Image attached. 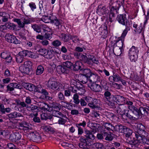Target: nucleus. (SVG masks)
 <instances>
[{
    "instance_id": "nucleus-1",
    "label": "nucleus",
    "mask_w": 149,
    "mask_h": 149,
    "mask_svg": "<svg viewBox=\"0 0 149 149\" xmlns=\"http://www.w3.org/2000/svg\"><path fill=\"white\" fill-rule=\"evenodd\" d=\"M137 130L134 133L136 140L139 143L149 145V139H148V133L145 127L141 124L137 125Z\"/></svg>"
},
{
    "instance_id": "nucleus-2",
    "label": "nucleus",
    "mask_w": 149,
    "mask_h": 149,
    "mask_svg": "<svg viewBox=\"0 0 149 149\" xmlns=\"http://www.w3.org/2000/svg\"><path fill=\"white\" fill-rule=\"evenodd\" d=\"M38 105L39 107L42 110L45 111H48L50 112L52 111V115L53 116L58 118L60 117H64L65 118L66 117L61 112L59 111L53 109L54 108L57 110H59L60 108L61 107V105L58 103H56L52 106L49 105L45 103H40L38 104Z\"/></svg>"
},
{
    "instance_id": "nucleus-3",
    "label": "nucleus",
    "mask_w": 149,
    "mask_h": 149,
    "mask_svg": "<svg viewBox=\"0 0 149 149\" xmlns=\"http://www.w3.org/2000/svg\"><path fill=\"white\" fill-rule=\"evenodd\" d=\"M117 20L120 23L125 26V29L123 31V35H125L130 29L131 22L129 21L127 19L125 15H118L117 17Z\"/></svg>"
},
{
    "instance_id": "nucleus-4",
    "label": "nucleus",
    "mask_w": 149,
    "mask_h": 149,
    "mask_svg": "<svg viewBox=\"0 0 149 149\" xmlns=\"http://www.w3.org/2000/svg\"><path fill=\"white\" fill-rule=\"evenodd\" d=\"M33 54V53L27 50L21 51L19 52L17 56L16 57V61L18 63H21L23 61L25 56H28L31 58H33L34 56Z\"/></svg>"
},
{
    "instance_id": "nucleus-5",
    "label": "nucleus",
    "mask_w": 149,
    "mask_h": 149,
    "mask_svg": "<svg viewBox=\"0 0 149 149\" xmlns=\"http://www.w3.org/2000/svg\"><path fill=\"white\" fill-rule=\"evenodd\" d=\"M46 84L48 87L52 90L61 91L62 89L61 86V84H60L59 82L56 81L55 79L53 78H50L47 82Z\"/></svg>"
},
{
    "instance_id": "nucleus-6",
    "label": "nucleus",
    "mask_w": 149,
    "mask_h": 149,
    "mask_svg": "<svg viewBox=\"0 0 149 149\" xmlns=\"http://www.w3.org/2000/svg\"><path fill=\"white\" fill-rule=\"evenodd\" d=\"M13 20L14 22L17 23L20 28H23L25 24H30L33 21L32 19L28 17L24 18L22 20L23 22H22L20 19L18 18H14Z\"/></svg>"
},
{
    "instance_id": "nucleus-7",
    "label": "nucleus",
    "mask_w": 149,
    "mask_h": 149,
    "mask_svg": "<svg viewBox=\"0 0 149 149\" xmlns=\"http://www.w3.org/2000/svg\"><path fill=\"white\" fill-rule=\"evenodd\" d=\"M104 100L109 106H113L114 105L115 96L111 95L110 93L107 91L104 92Z\"/></svg>"
},
{
    "instance_id": "nucleus-8",
    "label": "nucleus",
    "mask_w": 149,
    "mask_h": 149,
    "mask_svg": "<svg viewBox=\"0 0 149 149\" xmlns=\"http://www.w3.org/2000/svg\"><path fill=\"white\" fill-rule=\"evenodd\" d=\"M6 40L8 42L15 44H19L20 41L17 39L14 35L10 33H6L5 37Z\"/></svg>"
},
{
    "instance_id": "nucleus-9",
    "label": "nucleus",
    "mask_w": 149,
    "mask_h": 149,
    "mask_svg": "<svg viewBox=\"0 0 149 149\" xmlns=\"http://www.w3.org/2000/svg\"><path fill=\"white\" fill-rule=\"evenodd\" d=\"M22 86L26 89L31 91H40L39 90V86L36 87L31 83H24L22 84Z\"/></svg>"
},
{
    "instance_id": "nucleus-10",
    "label": "nucleus",
    "mask_w": 149,
    "mask_h": 149,
    "mask_svg": "<svg viewBox=\"0 0 149 149\" xmlns=\"http://www.w3.org/2000/svg\"><path fill=\"white\" fill-rule=\"evenodd\" d=\"M127 34V33H126L125 35L123 36V33L121 36L118 38V40L116 41V44H115L114 46L122 49L125 47L124 39Z\"/></svg>"
},
{
    "instance_id": "nucleus-11",
    "label": "nucleus",
    "mask_w": 149,
    "mask_h": 149,
    "mask_svg": "<svg viewBox=\"0 0 149 149\" xmlns=\"http://www.w3.org/2000/svg\"><path fill=\"white\" fill-rule=\"evenodd\" d=\"M93 73L91 72V70L88 69H84L83 70V77L86 79L85 80H82V82L83 83H86L87 82V79L90 78Z\"/></svg>"
},
{
    "instance_id": "nucleus-12",
    "label": "nucleus",
    "mask_w": 149,
    "mask_h": 149,
    "mask_svg": "<svg viewBox=\"0 0 149 149\" xmlns=\"http://www.w3.org/2000/svg\"><path fill=\"white\" fill-rule=\"evenodd\" d=\"M86 58H87V61L85 62L89 64L92 65L93 63H94L98 65L99 63L98 59L93 55H88V57H86Z\"/></svg>"
},
{
    "instance_id": "nucleus-13",
    "label": "nucleus",
    "mask_w": 149,
    "mask_h": 149,
    "mask_svg": "<svg viewBox=\"0 0 149 149\" xmlns=\"http://www.w3.org/2000/svg\"><path fill=\"white\" fill-rule=\"evenodd\" d=\"M115 98L114 102H116L120 106L123 105L126 102V99L122 96L117 95Z\"/></svg>"
},
{
    "instance_id": "nucleus-14",
    "label": "nucleus",
    "mask_w": 149,
    "mask_h": 149,
    "mask_svg": "<svg viewBox=\"0 0 149 149\" xmlns=\"http://www.w3.org/2000/svg\"><path fill=\"white\" fill-rule=\"evenodd\" d=\"M96 12L98 15H101L108 13V10L106 9L105 7L100 5L98 6Z\"/></svg>"
},
{
    "instance_id": "nucleus-15",
    "label": "nucleus",
    "mask_w": 149,
    "mask_h": 149,
    "mask_svg": "<svg viewBox=\"0 0 149 149\" xmlns=\"http://www.w3.org/2000/svg\"><path fill=\"white\" fill-rule=\"evenodd\" d=\"M21 137L22 136L20 133L15 132L11 134L10 139L13 141L16 142L20 139Z\"/></svg>"
},
{
    "instance_id": "nucleus-16",
    "label": "nucleus",
    "mask_w": 149,
    "mask_h": 149,
    "mask_svg": "<svg viewBox=\"0 0 149 149\" xmlns=\"http://www.w3.org/2000/svg\"><path fill=\"white\" fill-rule=\"evenodd\" d=\"M19 123V125L22 128L24 131H27L31 130L32 126L30 124L24 121H22L20 123Z\"/></svg>"
},
{
    "instance_id": "nucleus-17",
    "label": "nucleus",
    "mask_w": 149,
    "mask_h": 149,
    "mask_svg": "<svg viewBox=\"0 0 149 149\" xmlns=\"http://www.w3.org/2000/svg\"><path fill=\"white\" fill-rule=\"evenodd\" d=\"M0 56L2 58L5 59L7 62L9 63L11 61L12 57L9 53L7 51H5L2 52L1 53Z\"/></svg>"
},
{
    "instance_id": "nucleus-18",
    "label": "nucleus",
    "mask_w": 149,
    "mask_h": 149,
    "mask_svg": "<svg viewBox=\"0 0 149 149\" xmlns=\"http://www.w3.org/2000/svg\"><path fill=\"white\" fill-rule=\"evenodd\" d=\"M90 88L92 91L96 92H100L102 90V88L101 86L96 83L92 84Z\"/></svg>"
},
{
    "instance_id": "nucleus-19",
    "label": "nucleus",
    "mask_w": 149,
    "mask_h": 149,
    "mask_svg": "<svg viewBox=\"0 0 149 149\" xmlns=\"http://www.w3.org/2000/svg\"><path fill=\"white\" fill-rule=\"evenodd\" d=\"M57 72L59 74L62 73H68L69 71L68 68L64 67L63 65H58L56 68Z\"/></svg>"
},
{
    "instance_id": "nucleus-20",
    "label": "nucleus",
    "mask_w": 149,
    "mask_h": 149,
    "mask_svg": "<svg viewBox=\"0 0 149 149\" xmlns=\"http://www.w3.org/2000/svg\"><path fill=\"white\" fill-rule=\"evenodd\" d=\"M120 77L117 74L113 73V75L110 76L109 77L110 81L112 82H118L121 80Z\"/></svg>"
},
{
    "instance_id": "nucleus-21",
    "label": "nucleus",
    "mask_w": 149,
    "mask_h": 149,
    "mask_svg": "<svg viewBox=\"0 0 149 149\" xmlns=\"http://www.w3.org/2000/svg\"><path fill=\"white\" fill-rule=\"evenodd\" d=\"M130 110L132 111L133 114L134 115V117L133 116V120L137 119L140 117V114L139 113V109L136 107H134L133 108L130 107Z\"/></svg>"
},
{
    "instance_id": "nucleus-22",
    "label": "nucleus",
    "mask_w": 149,
    "mask_h": 149,
    "mask_svg": "<svg viewBox=\"0 0 149 149\" xmlns=\"http://www.w3.org/2000/svg\"><path fill=\"white\" fill-rule=\"evenodd\" d=\"M40 103H44L43 102H38L36 103V104H37L38 105V107L35 106L32 104H31L30 105H28V107H27V109L29 111H31L33 112H35L36 113L37 112L38 110H39L38 108L40 109L41 110L43 111L41 108L39 107V106L38 105V104Z\"/></svg>"
},
{
    "instance_id": "nucleus-23",
    "label": "nucleus",
    "mask_w": 149,
    "mask_h": 149,
    "mask_svg": "<svg viewBox=\"0 0 149 149\" xmlns=\"http://www.w3.org/2000/svg\"><path fill=\"white\" fill-rule=\"evenodd\" d=\"M74 55L75 57L84 62L87 61V57L85 55L81 54L80 52H75L74 53Z\"/></svg>"
},
{
    "instance_id": "nucleus-24",
    "label": "nucleus",
    "mask_w": 149,
    "mask_h": 149,
    "mask_svg": "<svg viewBox=\"0 0 149 149\" xmlns=\"http://www.w3.org/2000/svg\"><path fill=\"white\" fill-rule=\"evenodd\" d=\"M101 77L96 74L93 73L90 78V81L93 83L99 82L100 81Z\"/></svg>"
},
{
    "instance_id": "nucleus-25",
    "label": "nucleus",
    "mask_w": 149,
    "mask_h": 149,
    "mask_svg": "<svg viewBox=\"0 0 149 149\" xmlns=\"http://www.w3.org/2000/svg\"><path fill=\"white\" fill-rule=\"evenodd\" d=\"M127 128L126 127L121 125H116L115 129L119 132L124 133L126 132Z\"/></svg>"
},
{
    "instance_id": "nucleus-26",
    "label": "nucleus",
    "mask_w": 149,
    "mask_h": 149,
    "mask_svg": "<svg viewBox=\"0 0 149 149\" xmlns=\"http://www.w3.org/2000/svg\"><path fill=\"white\" fill-rule=\"evenodd\" d=\"M8 117L10 118H14L18 117H21L22 118L21 120L24 121V119L23 116L20 113L17 112H14L9 114L8 115Z\"/></svg>"
},
{
    "instance_id": "nucleus-27",
    "label": "nucleus",
    "mask_w": 149,
    "mask_h": 149,
    "mask_svg": "<svg viewBox=\"0 0 149 149\" xmlns=\"http://www.w3.org/2000/svg\"><path fill=\"white\" fill-rule=\"evenodd\" d=\"M103 135L105 139L107 141H111L113 139V137L112 135V133L110 132H107L105 131L103 132Z\"/></svg>"
},
{
    "instance_id": "nucleus-28",
    "label": "nucleus",
    "mask_w": 149,
    "mask_h": 149,
    "mask_svg": "<svg viewBox=\"0 0 149 149\" xmlns=\"http://www.w3.org/2000/svg\"><path fill=\"white\" fill-rule=\"evenodd\" d=\"M53 15H50L49 16H44L42 18V20L45 23H49L51 22L52 21Z\"/></svg>"
},
{
    "instance_id": "nucleus-29",
    "label": "nucleus",
    "mask_w": 149,
    "mask_h": 149,
    "mask_svg": "<svg viewBox=\"0 0 149 149\" xmlns=\"http://www.w3.org/2000/svg\"><path fill=\"white\" fill-rule=\"evenodd\" d=\"M143 26L141 24H140V25H139L137 28L136 29L135 31L137 33H141L142 36L143 37V38L144 37V30L143 29Z\"/></svg>"
},
{
    "instance_id": "nucleus-30",
    "label": "nucleus",
    "mask_w": 149,
    "mask_h": 149,
    "mask_svg": "<svg viewBox=\"0 0 149 149\" xmlns=\"http://www.w3.org/2000/svg\"><path fill=\"white\" fill-rule=\"evenodd\" d=\"M82 63L79 61L76 62L74 64H73V69L75 71H78L80 70L82 65Z\"/></svg>"
},
{
    "instance_id": "nucleus-31",
    "label": "nucleus",
    "mask_w": 149,
    "mask_h": 149,
    "mask_svg": "<svg viewBox=\"0 0 149 149\" xmlns=\"http://www.w3.org/2000/svg\"><path fill=\"white\" fill-rule=\"evenodd\" d=\"M139 51V50L137 47L132 46L129 50L128 54H137Z\"/></svg>"
},
{
    "instance_id": "nucleus-32",
    "label": "nucleus",
    "mask_w": 149,
    "mask_h": 149,
    "mask_svg": "<svg viewBox=\"0 0 149 149\" xmlns=\"http://www.w3.org/2000/svg\"><path fill=\"white\" fill-rule=\"evenodd\" d=\"M85 136L86 138L92 140L95 139V137L93 134L92 132L89 130H86L85 131Z\"/></svg>"
},
{
    "instance_id": "nucleus-33",
    "label": "nucleus",
    "mask_w": 149,
    "mask_h": 149,
    "mask_svg": "<svg viewBox=\"0 0 149 149\" xmlns=\"http://www.w3.org/2000/svg\"><path fill=\"white\" fill-rule=\"evenodd\" d=\"M104 127L105 128L109 131L111 130L113 131L115 129V127H114L112 125L109 123H105L103 125V127Z\"/></svg>"
},
{
    "instance_id": "nucleus-34",
    "label": "nucleus",
    "mask_w": 149,
    "mask_h": 149,
    "mask_svg": "<svg viewBox=\"0 0 149 149\" xmlns=\"http://www.w3.org/2000/svg\"><path fill=\"white\" fill-rule=\"evenodd\" d=\"M113 50L115 54L116 55L120 56L121 53L122 51H123V49L113 46Z\"/></svg>"
},
{
    "instance_id": "nucleus-35",
    "label": "nucleus",
    "mask_w": 149,
    "mask_h": 149,
    "mask_svg": "<svg viewBox=\"0 0 149 149\" xmlns=\"http://www.w3.org/2000/svg\"><path fill=\"white\" fill-rule=\"evenodd\" d=\"M123 116L125 115L127 117L130 119H133V116H132L129 113V110L125 106H123Z\"/></svg>"
},
{
    "instance_id": "nucleus-36",
    "label": "nucleus",
    "mask_w": 149,
    "mask_h": 149,
    "mask_svg": "<svg viewBox=\"0 0 149 149\" xmlns=\"http://www.w3.org/2000/svg\"><path fill=\"white\" fill-rule=\"evenodd\" d=\"M19 70L22 73L26 74H29L31 70L29 68L22 65L19 67Z\"/></svg>"
},
{
    "instance_id": "nucleus-37",
    "label": "nucleus",
    "mask_w": 149,
    "mask_h": 149,
    "mask_svg": "<svg viewBox=\"0 0 149 149\" xmlns=\"http://www.w3.org/2000/svg\"><path fill=\"white\" fill-rule=\"evenodd\" d=\"M98 100L97 99H92V102L88 104V105L91 108L94 109L97 108L96 105L97 103Z\"/></svg>"
},
{
    "instance_id": "nucleus-38",
    "label": "nucleus",
    "mask_w": 149,
    "mask_h": 149,
    "mask_svg": "<svg viewBox=\"0 0 149 149\" xmlns=\"http://www.w3.org/2000/svg\"><path fill=\"white\" fill-rule=\"evenodd\" d=\"M1 111L2 113H4L5 112L9 113L11 111V109L9 107L5 108L3 105H0Z\"/></svg>"
},
{
    "instance_id": "nucleus-39",
    "label": "nucleus",
    "mask_w": 149,
    "mask_h": 149,
    "mask_svg": "<svg viewBox=\"0 0 149 149\" xmlns=\"http://www.w3.org/2000/svg\"><path fill=\"white\" fill-rule=\"evenodd\" d=\"M70 35L69 36L67 34L62 33L60 36V38L63 41L65 42L68 41L70 38Z\"/></svg>"
},
{
    "instance_id": "nucleus-40",
    "label": "nucleus",
    "mask_w": 149,
    "mask_h": 149,
    "mask_svg": "<svg viewBox=\"0 0 149 149\" xmlns=\"http://www.w3.org/2000/svg\"><path fill=\"white\" fill-rule=\"evenodd\" d=\"M61 102V105L64 107L68 109H70L72 107L71 105H70L69 103L66 101L62 100Z\"/></svg>"
},
{
    "instance_id": "nucleus-41",
    "label": "nucleus",
    "mask_w": 149,
    "mask_h": 149,
    "mask_svg": "<svg viewBox=\"0 0 149 149\" xmlns=\"http://www.w3.org/2000/svg\"><path fill=\"white\" fill-rule=\"evenodd\" d=\"M43 67L41 65L38 66L37 68L36 71V75H40L43 73L44 71Z\"/></svg>"
},
{
    "instance_id": "nucleus-42",
    "label": "nucleus",
    "mask_w": 149,
    "mask_h": 149,
    "mask_svg": "<svg viewBox=\"0 0 149 149\" xmlns=\"http://www.w3.org/2000/svg\"><path fill=\"white\" fill-rule=\"evenodd\" d=\"M130 61L132 62H135L138 58L137 54H128Z\"/></svg>"
},
{
    "instance_id": "nucleus-43",
    "label": "nucleus",
    "mask_w": 149,
    "mask_h": 149,
    "mask_svg": "<svg viewBox=\"0 0 149 149\" xmlns=\"http://www.w3.org/2000/svg\"><path fill=\"white\" fill-rule=\"evenodd\" d=\"M40 116L41 119L43 120H46L51 118L50 114L47 113H42L41 114Z\"/></svg>"
},
{
    "instance_id": "nucleus-44",
    "label": "nucleus",
    "mask_w": 149,
    "mask_h": 149,
    "mask_svg": "<svg viewBox=\"0 0 149 149\" xmlns=\"http://www.w3.org/2000/svg\"><path fill=\"white\" fill-rule=\"evenodd\" d=\"M52 19V21L51 23H54L56 26H58L60 24V21L57 19L56 17L55 16H53Z\"/></svg>"
},
{
    "instance_id": "nucleus-45",
    "label": "nucleus",
    "mask_w": 149,
    "mask_h": 149,
    "mask_svg": "<svg viewBox=\"0 0 149 149\" xmlns=\"http://www.w3.org/2000/svg\"><path fill=\"white\" fill-rule=\"evenodd\" d=\"M6 27L10 29L15 30L16 25L13 23L8 22L6 24Z\"/></svg>"
},
{
    "instance_id": "nucleus-46",
    "label": "nucleus",
    "mask_w": 149,
    "mask_h": 149,
    "mask_svg": "<svg viewBox=\"0 0 149 149\" xmlns=\"http://www.w3.org/2000/svg\"><path fill=\"white\" fill-rule=\"evenodd\" d=\"M32 138L35 141H38L40 140L41 138L38 134H35L33 132L32 133Z\"/></svg>"
},
{
    "instance_id": "nucleus-47",
    "label": "nucleus",
    "mask_w": 149,
    "mask_h": 149,
    "mask_svg": "<svg viewBox=\"0 0 149 149\" xmlns=\"http://www.w3.org/2000/svg\"><path fill=\"white\" fill-rule=\"evenodd\" d=\"M139 113L140 116L141 115H144L146 114H147V111L146 108L141 107L139 109Z\"/></svg>"
},
{
    "instance_id": "nucleus-48",
    "label": "nucleus",
    "mask_w": 149,
    "mask_h": 149,
    "mask_svg": "<svg viewBox=\"0 0 149 149\" xmlns=\"http://www.w3.org/2000/svg\"><path fill=\"white\" fill-rule=\"evenodd\" d=\"M43 129L45 131L47 132H52L53 131V128L49 125H45L43 126Z\"/></svg>"
},
{
    "instance_id": "nucleus-49",
    "label": "nucleus",
    "mask_w": 149,
    "mask_h": 149,
    "mask_svg": "<svg viewBox=\"0 0 149 149\" xmlns=\"http://www.w3.org/2000/svg\"><path fill=\"white\" fill-rule=\"evenodd\" d=\"M123 106H120L117 110V112L118 115H121L122 116H123Z\"/></svg>"
},
{
    "instance_id": "nucleus-50",
    "label": "nucleus",
    "mask_w": 149,
    "mask_h": 149,
    "mask_svg": "<svg viewBox=\"0 0 149 149\" xmlns=\"http://www.w3.org/2000/svg\"><path fill=\"white\" fill-rule=\"evenodd\" d=\"M22 65L24 66L27 68H29L31 70V68L32 64L31 62L29 61H27L25 62Z\"/></svg>"
},
{
    "instance_id": "nucleus-51",
    "label": "nucleus",
    "mask_w": 149,
    "mask_h": 149,
    "mask_svg": "<svg viewBox=\"0 0 149 149\" xmlns=\"http://www.w3.org/2000/svg\"><path fill=\"white\" fill-rule=\"evenodd\" d=\"M47 51V49L42 48H40L37 50L40 54L44 56H45V55L46 54Z\"/></svg>"
},
{
    "instance_id": "nucleus-52",
    "label": "nucleus",
    "mask_w": 149,
    "mask_h": 149,
    "mask_svg": "<svg viewBox=\"0 0 149 149\" xmlns=\"http://www.w3.org/2000/svg\"><path fill=\"white\" fill-rule=\"evenodd\" d=\"M54 56L53 53L50 50L47 51V53L45 57L47 58H51Z\"/></svg>"
},
{
    "instance_id": "nucleus-53",
    "label": "nucleus",
    "mask_w": 149,
    "mask_h": 149,
    "mask_svg": "<svg viewBox=\"0 0 149 149\" xmlns=\"http://www.w3.org/2000/svg\"><path fill=\"white\" fill-rule=\"evenodd\" d=\"M34 116L33 118V120L35 123H39L40 122V118L37 117L38 115V113L37 112L32 114Z\"/></svg>"
},
{
    "instance_id": "nucleus-54",
    "label": "nucleus",
    "mask_w": 149,
    "mask_h": 149,
    "mask_svg": "<svg viewBox=\"0 0 149 149\" xmlns=\"http://www.w3.org/2000/svg\"><path fill=\"white\" fill-rule=\"evenodd\" d=\"M73 102L76 104H78L79 103L80 100L79 99V96L76 94H74L73 97Z\"/></svg>"
},
{
    "instance_id": "nucleus-55",
    "label": "nucleus",
    "mask_w": 149,
    "mask_h": 149,
    "mask_svg": "<svg viewBox=\"0 0 149 149\" xmlns=\"http://www.w3.org/2000/svg\"><path fill=\"white\" fill-rule=\"evenodd\" d=\"M93 146L97 149H103L104 146L103 144L100 143H96L93 144Z\"/></svg>"
},
{
    "instance_id": "nucleus-56",
    "label": "nucleus",
    "mask_w": 149,
    "mask_h": 149,
    "mask_svg": "<svg viewBox=\"0 0 149 149\" xmlns=\"http://www.w3.org/2000/svg\"><path fill=\"white\" fill-rule=\"evenodd\" d=\"M62 117H60L59 118L58 120V123L59 124L61 125H63L66 122V119L67 118H65L64 117H62L64 118H62Z\"/></svg>"
},
{
    "instance_id": "nucleus-57",
    "label": "nucleus",
    "mask_w": 149,
    "mask_h": 149,
    "mask_svg": "<svg viewBox=\"0 0 149 149\" xmlns=\"http://www.w3.org/2000/svg\"><path fill=\"white\" fill-rule=\"evenodd\" d=\"M29 5L31 10L33 12L36 8V6L35 3L31 2L29 3Z\"/></svg>"
},
{
    "instance_id": "nucleus-58",
    "label": "nucleus",
    "mask_w": 149,
    "mask_h": 149,
    "mask_svg": "<svg viewBox=\"0 0 149 149\" xmlns=\"http://www.w3.org/2000/svg\"><path fill=\"white\" fill-rule=\"evenodd\" d=\"M32 27L33 29L37 32L39 33L41 31V29L40 27L36 24H33Z\"/></svg>"
},
{
    "instance_id": "nucleus-59",
    "label": "nucleus",
    "mask_w": 149,
    "mask_h": 149,
    "mask_svg": "<svg viewBox=\"0 0 149 149\" xmlns=\"http://www.w3.org/2000/svg\"><path fill=\"white\" fill-rule=\"evenodd\" d=\"M126 132H124V134H125V136L126 137H129L132 133V131L128 128Z\"/></svg>"
},
{
    "instance_id": "nucleus-60",
    "label": "nucleus",
    "mask_w": 149,
    "mask_h": 149,
    "mask_svg": "<svg viewBox=\"0 0 149 149\" xmlns=\"http://www.w3.org/2000/svg\"><path fill=\"white\" fill-rule=\"evenodd\" d=\"M8 133V131L7 130H1L0 131V135L2 136L1 137H4L7 135Z\"/></svg>"
},
{
    "instance_id": "nucleus-61",
    "label": "nucleus",
    "mask_w": 149,
    "mask_h": 149,
    "mask_svg": "<svg viewBox=\"0 0 149 149\" xmlns=\"http://www.w3.org/2000/svg\"><path fill=\"white\" fill-rule=\"evenodd\" d=\"M77 93L79 95H83L85 92V90L83 88H77Z\"/></svg>"
},
{
    "instance_id": "nucleus-62",
    "label": "nucleus",
    "mask_w": 149,
    "mask_h": 149,
    "mask_svg": "<svg viewBox=\"0 0 149 149\" xmlns=\"http://www.w3.org/2000/svg\"><path fill=\"white\" fill-rule=\"evenodd\" d=\"M112 86L113 87L117 89H120L122 86L121 85L114 82H112Z\"/></svg>"
},
{
    "instance_id": "nucleus-63",
    "label": "nucleus",
    "mask_w": 149,
    "mask_h": 149,
    "mask_svg": "<svg viewBox=\"0 0 149 149\" xmlns=\"http://www.w3.org/2000/svg\"><path fill=\"white\" fill-rule=\"evenodd\" d=\"M72 65V63L68 61H67L64 62L63 63V66L66 67L67 68H70Z\"/></svg>"
},
{
    "instance_id": "nucleus-64",
    "label": "nucleus",
    "mask_w": 149,
    "mask_h": 149,
    "mask_svg": "<svg viewBox=\"0 0 149 149\" xmlns=\"http://www.w3.org/2000/svg\"><path fill=\"white\" fill-rule=\"evenodd\" d=\"M70 39L72 40L73 42H76L79 41V38L76 36L73 35L70 36Z\"/></svg>"
}]
</instances>
